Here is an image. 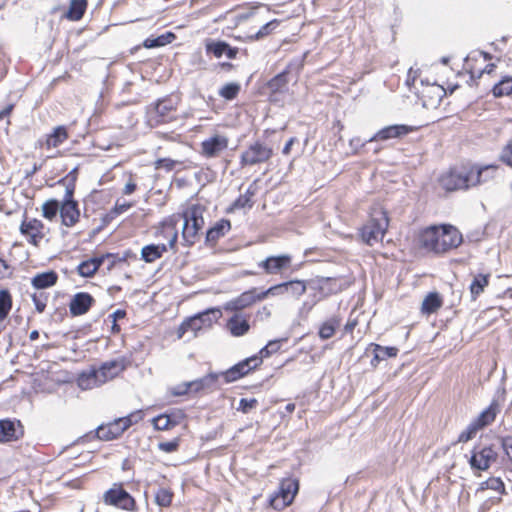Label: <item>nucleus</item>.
I'll list each match as a JSON object with an SVG mask.
<instances>
[{
	"mask_svg": "<svg viewBox=\"0 0 512 512\" xmlns=\"http://www.w3.org/2000/svg\"><path fill=\"white\" fill-rule=\"evenodd\" d=\"M462 241L461 233L452 225L430 226L418 235L419 245L437 254L457 248Z\"/></svg>",
	"mask_w": 512,
	"mask_h": 512,
	"instance_id": "f257e3e1",
	"label": "nucleus"
},
{
	"mask_svg": "<svg viewBox=\"0 0 512 512\" xmlns=\"http://www.w3.org/2000/svg\"><path fill=\"white\" fill-rule=\"evenodd\" d=\"M124 368L123 361L112 360L105 362L99 369L90 368L83 371L77 379L78 386L82 390H90L99 387L114 379Z\"/></svg>",
	"mask_w": 512,
	"mask_h": 512,
	"instance_id": "f03ea898",
	"label": "nucleus"
},
{
	"mask_svg": "<svg viewBox=\"0 0 512 512\" xmlns=\"http://www.w3.org/2000/svg\"><path fill=\"white\" fill-rule=\"evenodd\" d=\"M221 316V309L210 308L186 319L177 330L178 339L183 338L188 332H191V338L197 337L200 331L211 328Z\"/></svg>",
	"mask_w": 512,
	"mask_h": 512,
	"instance_id": "7ed1b4c3",
	"label": "nucleus"
},
{
	"mask_svg": "<svg viewBox=\"0 0 512 512\" xmlns=\"http://www.w3.org/2000/svg\"><path fill=\"white\" fill-rule=\"evenodd\" d=\"M481 175V172L469 171V167L462 166L443 174L440 178V184L447 191L467 189L476 186Z\"/></svg>",
	"mask_w": 512,
	"mask_h": 512,
	"instance_id": "20e7f679",
	"label": "nucleus"
},
{
	"mask_svg": "<svg viewBox=\"0 0 512 512\" xmlns=\"http://www.w3.org/2000/svg\"><path fill=\"white\" fill-rule=\"evenodd\" d=\"M204 213L205 207L199 204L189 206L183 213L182 237L188 245H193L199 238V233L205 224Z\"/></svg>",
	"mask_w": 512,
	"mask_h": 512,
	"instance_id": "39448f33",
	"label": "nucleus"
},
{
	"mask_svg": "<svg viewBox=\"0 0 512 512\" xmlns=\"http://www.w3.org/2000/svg\"><path fill=\"white\" fill-rule=\"evenodd\" d=\"M389 225V219L386 211L375 209L371 213L369 221L361 229L363 241L372 246L381 241Z\"/></svg>",
	"mask_w": 512,
	"mask_h": 512,
	"instance_id": "423d86ee",
	"label": "nucleus"
},
{
	"mask_svg": "<svg viewBox=\"0 0 512 512\" xmlns=\"http://www.w3.org/2000/svg\"><path fill=\"white\" fill-rule=\"evenodd\" d=\"M178 105L177 97L160 99L154 105L147 108V122L151 127L167 123L175 119V111Z\"/></svg>",
	"mask_w": 512,
	"mask_h": 512,
	"instance_id": "0eeeda50",
	"label": "nucleus"
},
{
	"mask_svg": "<svg viewBox=\"0 0 512 512\" xmlns=\"http://www.w3.org/2000/svg\"><path fill=\"white\" fill-rule=\"evenodd\" d=\"M142 419V412L136 411L126 417H122L108 423L101 425L96 430V435L100 440L109 441L118 438L124 431L131 425L137 423Z\"/></svg>",
	"mask_w": 512,
	"mask_h": 512,
	"instance_id": "6e6552de",
	"label": "nucleus"
},
{
	"mask_svg": "<svg viewBox=\"0 0 512 512\" xmlns=\"http://www.w3.org/2000/svg\"><path fill=\"white\" fill-rule=\"evenodd\" d=\"M74 191L75 183L72 179L69 180L66 184L65 194L59 210L62 224L67 227L74 226L80 218L78 203L73 199Z\"/></svg>",
	"mask_w": 512,
	"mask_h": 512,
	"instance_id": "1a4fd4ad",
	"label": "nucleus"
},
{
	"mask_svg": "<svg viewBox=\"0 0 512 512\" xmlns=\"http://www.w3.org/2000/svg\"><path fill=\"white\" fill-rule=\"evenodd\" d=\"M272 156L273 149L269 145L257 140L242 152L240 165L245 167L262 164L269 161Z\"/></svg>",
	"mask_w": 512,
	"mask_h": 512,
	"instance_id": "9d476101",
	"label": "nucleus"
},
{
	"mask_svg": "<svg viewBox=\"0 0 512 512\" xmlns=\"http://www.w3.org/2000/svg\"><path fill=\"white\" fill-rule=\"evenodd\" d=\"M299 489L296 479H284L280 483L279 492L270 498V505L276 510H282L289 506Z\"/></svg>",
	"mask_w": 512,
	"mask_h": 512,
	"instance_id": "9b49d317",
	"label": "nucleus"
},
{
	"mask_svg": "<svg viewBox=\"0 0 512 512\" xmlns=\"http://www.w3.org/2000/svg\"><path fill=\"white\" fill-rule=\"evenodd\" d=\"M229 138L220 133H214L200 144V154L207 159L220 157L228 148Z\"/></svg>",
	"mask_w": 512,
	"mask_h": 512,
	"instance_id": "f8f14e48",
	"label": "nucleus"
},
{
	"mask_svg": "<svg viewBox=\"0 0 512 512\" xmlns=\"http://www.w3.org/2000/svg\"><path fill=\"white\" fill-rule=\"evenodd\" d=\"M218 378V373H209L202 378L178 385L174 390V394L185 395L190 392L199 393L201 391L213 390L216 388Z\"/></svg>",
	"mask_w": 512,
	"mask_h": 512,
	"instance_id": "ddd939ff",
	"label": "nucleus"
},
{
	"mask_svg": "<svg viewBox=\"0 0 512 512\" xmlns=\"http://www.w3.org/2000/svg\"><path fill=\"white\" fill-rule=\"evenodd\" d=\"M263 300L261 291L251 288L241 293L238 297L226 302L223 306L225 311H240Z\"/></svg>",
	"mask_w": 512,
	"mask_h": 512,
	"instance_id": "4468645a",
	"label": "nucleus"
},
{
	"mask_svg": "<svg viewBox=\"0 0 512 512\" xmlns=\"http://www.w3.org/2000/svg\"><path fill=\"white\" fill-rule=\"evenodd\" d=\"M104 502L125 510L132 509L135 504L130 494L118 484H114L111 489L105 492Z\"/></svg>",
	"mask_w": 512,
	"mask_h": 512,
	"instance_id": "2eb2a0df",
	"label": "nucleus"
},
{
	"mask_svg": "<svg viewBox=\"0 0 512 512\" xmlns=\"http://www.w3.org/2000/svg\"><path fill=\"white\" fill-rule=\"evenodd\" d=\"M497 456V452L491 446L474 449L469 464L473 470L485 471L496 461Z\"/></svg>",
	"mask_w": 512,
	"mask_h": 512,
	"instance_id": "dca6fc26",
	"label": "nucleus"
},
{
	"mask_svg": "<svg viewBox=\"0 0 512 512\" xmlns=\"http://www.w3.org/2000/svg\"><path fill=\"white\" fill-rule=\"evenodd\" d=\"M260 363L261 359L256 356L248 358L234 365L225 372L219 374V377L223 376L225 382L227 383L234 382L239 378L243 377L244 375L248 374L249 371L256 368Z\"/></svg>",
	"mask_w": 512,
	"mask_h": 512,
	"instance_id": "f3484780",
	"label": "nucleus"
},
{
	"mask_svg": "<svg viewBox=\"0 0 512 512\" xmlns=\"http://www.w3.org/2000/svg\"><path fill=\"white\" fill-rule=\"evenodd\" d=\"M44 225L38 219L24 220L20 225V232L29 243L37 246L44 237Z\"/></svg>",
	"mask_w": 512,
	"mask_h": 512,
	"instance_id": "a211bd4d",
	"label": "nucleus"
},
{
	"mask_svg": "<svg viewBox=\"0 0 512 512\" xmlns=\"http://www.w3.org/2000/svg\"><path fill=\"white\" fill-rule=\"evenodd\" d=\"M205 49L207 53L213 54L216 58H221L225 55L229 59H234L238 53V48L231 47L224 41H215L212 39L205 41Z\"/></svg>",
	"mask_w": 512,
	"mask_h": 512,
	"instance_id": "6ab92c4d",
	"label": "nucleus"
},
{
	"mask_svg": "<svg viewBox=\"0 0 512 512\" xmlns=\"http://www.w3.org/2000/svg\"><path fill=\"white\" fill-rule=\"evenodd\" d=\"M94 301V298L89 293H76L69 303L70 313L73 316L83 315L88 312Z\"/></svg>",
	"mask_w": 512,
	"mask_h": 512,
	"instance_id": "aec40b11",
	"label": "nucleus"
},
{
	"mask_svg": "<svg viewBox=\"0 0 512 512\" xmlns=\"http://www.w3.org/2000/svg\"><path fill=\"white\" fill-rule=\"evenodd\" d=\"M23 430L19 421L0 420V442H11L22 436Z\"/></svg>",
	"mask_w": 512,
	"mask_h": 512,
	"instance_id": "412c9836",
	"label": "nucleus"
},
{
	"mask_svg": "<svg viewBox=\"0 0 512 512\" xmlns=\"http://www.w3.org/2000/svg\"><path fill=\"white\" fill-rule=\"evenodd\" d=\"M291 263L289 255L270 256L261 261L258 266L263 268L267 274H277L287 268Z\"/></svg>",
	"mask_w": 512,
	"mask_h": 512,
	"instance_id": "4be33fe9",
	"label": "nucleus"
},
{
	"mask_svg": "<svg viewBox=\"0 0 512 512\" xmlns=\"http://www.w3.org/2000/svg\"><path fill=\"white\" fill-rule=\"evenodd\" d=\"M411 130L412 129L406 125H390L378 131L374 136L368 139L367 142L385 141L401 137L407 135Z\"/></svg>",
	"mask_w": 512,
	"mask_h": 512,
	"instance_id": "5701e85b",
	"label": "nucleus"
},
{
	"mask_svg": "<svg viewBox=\"0 0 512 512\" xmlns=\"http://www.w3.org/2000/svg\"><path fill=\"white\" fill-rule=\"evenodd\" d=\"M226 327L229 330V332L235 337L245 335L250 329L248 320L241 314H234L227 321Z\"/></svg>",
	"mask_w": 512,
	"mask_h": 512,
	"instance_id": "b1692460",
	"label": "nucleus"
},
{
	"mask_svg": "<svg viewBox=\"0 0 512 512\" xmlns=\"http://www.w3.org/2000/svg\"><path fill=\"white\" fill-rule=\"evenodd\" d=\"M168 246L166 244H149L141 249V259L146 263H153L161 258L167 252Z\"/></svg>",
	"mask_w": 512,
	"mask_h": 512,
	"instance_id": "393cba45",
	"label": "nucleus"
},
{
	"mask_svg": "<svg viewBox=\"0 0 512 512\" xmlns=\"http://www.w3.org/2000/svg\"><path fill=\"white\" fill-rule=\"evenodd\" d=\"M158 235H161L168 239V247L173 248L177 241V229H176V221L173 218H169L164 220L158 231Z\"/></svg>",
	"mask_w": 512,
	"mask_h": 512,
	"instance_id": "a878e982",
	"label": "nucleus"
},
{
	"mask_svg": "<svg viewBox=\"0 0 512 512\" xmlns=\"http://www.w3.org/2000/svg\"><path fill=\"white\" fill-rule=\"evenodd\" d=\"M68 138L67 130L64 126H57L53 129L52 133L47 135L41 146L46 149L56 148L61 145Z\"/></svg>",
	"mask_w": 512,
	"mask_h": 512,
	"instance_id": "bb28decb",
	"label": "nucleus"
},
{
	"mask_svg": "<svg viewBox=\"0 0 512 512\" xmlns=\"http://www.w3.org/2000/svg\"><path fill=\"white\" fill-rule=\"evenodd\" d=\"M499 412V407L496 402H492L485 410H483L478 417L472 422L479 428L482 429L485 426L491 424Z\"/></svg>",
	"mask_w": 512,
	"mask_h": 512,
	"instance_id": "cd10ccee",
	"label": "nucleus"
},
{
	"mask_svg": "<svg viewBox=\"0 0 512 512\" xmlns=\"http://www.w3.org/2000/svg\"><path fill=\"white\" fill-rule=\"evenodd\" d=\"M105 256L91 258L78 265L77 271L82 277H92L103 264Z\"/></svg>",
	"mask_w": 512,
	"mask_h": 512,
	"instance_id": "c85d7f7f",
	"label": "nucleus"
},
{
	"mask_svg": "<svg viewBox=\"0 0 512 512\" xmlns=\"http://www.w3.org/2000/svg\"><path fill=\"white\" fill-rule=\"evenodd\" d=\"M57 279H58V275L56 272L47 271V272H43V273H39V274L35 275L32 278L31 283L37 289H45V288H49V287L55 285L57 282Z\"/></svg>",
	"mask_w": 512,
	"mask_h": 512,
	"instance_id": "c756f323",
	"label": "nucleus"
},
{
	"mask_svg": "<svg viewBox=\"0 0 512 512\" xmlns=\"http://www.w3.org/2000/svg\"><path fill=\"white\" fill-rule=\"evenodd\" d=\"M443 304L440 295L437 292L429 293L422 302L421 311L423 314L435 313Z\"/></svg>",
	"mask_w": 512,
	"mask_h": 512,
	"instance_id": "7c9ffc66",
	"label": "nucleus"
},
{
	"mask_svg": "<svg viewBox=\"0 0 512 512\" xmlns=\"http://www.w3.org/2000/svg\"><path fill=\"white\" fill-rule=\"evenodd\" d=\"M231 228V224L228 220L222 219L217 222L212 228L206 233L207 242H215L221 236H224Z\"/></svg>",
	"mask_w": 512,
	"mask_h": 512,
	"instance_id": "2f4dec72",
	"label": "nucleus"
},
{
	"mask_svg": "<svg viewBox=\"0 0 512 512\" xmlns=\"http://www.w3.org/2000/svg\"><path fill=\"white\" fill-rule=\"evenodd\" d=\"M86 7V0H71L69 9L66 12L65 17L71 21H78L83 17Z\"/></svg>",
	"mask_w": 512,
	"mask_h": 512,
	"instance_id": "473e14b6",
	"label": "nucleus"
},
{
	"mask_svg": "<svg viewBox=\"0 0 512 512\" xmlns=\"http://www.w3.org/2000/svg\"><path fill=\"white\" fill-rule=\"evenodd\" d=\"M489 274H477L474 276L470 284V293L472 299L475 300L489 284Z\"/></svg>",
	"mask_w": 512,
	"mask_h": 512,
	"instance_id": "72a5a7b5",
	"label": "nucleus"
},
{
	"mask_svg": "<svg viewBox=\"0 0 512 512\" xmlns=\"http://www.w3.org/2000/svg\"><path fill=\"white\" fill-rule=\"evenodd\" d=\"M256 193L254 184L250 185L244 194H241L233 203V209L251 208L253 206L252 198Z\"/></svg>",
	"mask_w": 512,
	"mask_h": 512,
	"instance_id": "f704fd0d",
	"label": "nucleus"
},
{
	"mask_svg": "<svg viewBox=\"0 0 512 512\" xmlns=\"http://www.w3.org/2000/svg\"><path fill=\"white\" fill-rule=\"evenodd\" d=\"M340 325V320L336 317H332L328 320H326L325 322H323L319 328V337L322 339V340H327V339H330L336 329L339 327Z\"/></svg>",
	"mask_w": 512,
	"mask_h": 512,
	"instance_id": "c9c22d12",
	"label": "nucleus"
},
{
	"mask_svg": "<svg viewBox=\"0 0 512 512\" xmlns=\"http://www.w3.org/2000/svg\"><path fill=\"white\" fill-rule=\"evenodd\" d=\"M495 97L509 96L512 94V77H505L492 89Z\"/></svg>",
	"mask_w": 512,
	"mask_h": 512,
	"instance_id": "e433bc0d",
	"label": "nucleus"
},
{
	"mask_svg": "<svg viewBox=\"0 0 512 512\" xmlns=\"http://www.w3.org/2000/svg\"><path fill=\"white\" fill-rule=\"evenodd\" d=\"M493 490L499 495L505 492L503 481L498 477H491L486 481L482 482L478 488V491Z\"/></svg>",
	"mask_w": 512,
	"mask_h": 512,
	"instance_id": "4c0bfd02",
	"label": "nucleus"
},
{
	"mask_svg": "<svg viewBox=\"0 0 512 512\" xmlns=\"http://www.w3.org/2000/svg\"><path fill=\"white\" fill-rule=\"evenodd\" d=\"M287 74V71L277 74L268 82V88L274 93L283 91L288 83Z\"/></svg>",
	"mask_w": 512,
	"mask_h": 512,
	"instance_id": "58836bf2",
	"label": "nucleus"
},
{
	"mask_svg": "<svg viewBox=\"0 0 512 512\" xmlns=\"http://www.w3.org/2000/svg\"><path fill=\"white\" fill-rule=\"evenodd\" d=\"M152 423L154 428L160 431L168 430L177 425V421L173 420L167 414H162L157 417H154Z\"/></svg>",
	"mask_w": 512,
	"mask_h": 512,
	"instance_id": "ea45409f",
	"label": "nucleus"
},
{
	"mask_svg": "<svg viewBox=\"0 0 512 512\" xmlns=\"http://www.w3.org/2000/svg\"><path fill=\"white\" fill-rule=\"evenodd\" d=\"M374 359L372 363L375 361L379 362L389 357H395L398 353V349L396 347H383L378 344H375L374 348Z\"/></svg>",
	"mask_w": 512,
	"mask_h": 512,
	"instance_id": "a19ab883",
	"label": "nucleus"
},
{
	"mask_svg": "<svg viewBox=\"0 0 512 512\" xmlns=\"http://www.w3.org/2000/svg\"><path fill=\"white\" fill-rule=\"evenodd\" d=\"M286 293L291 294L292 296L299 298L306 292V285L303 281L300 280H292L285 282Z\"/></svg>",
	"mask_w": 512,
	"mask_h": 512,
	"instance_id": "79ce46f5",
	"label": "nucleus"
},
{
	"mask_svg": "<svg viewBox=\"0 0 512 512\" xmlns=\"http://www.w3.org/2000/svg\"><path fill=\"white\" fill-rule=\"evenodd\" d=\"M12 306L11 296L8 291L0 290V321L4 320Z\"/></svg>",
	"mask_w": 512,
	"mask_h": 512,
	"instance_id": "37998d69",
	"label": "nucleus"
},
{
	"mask_svg": "<svg viewBox=\"0 0 512 512\" xmlns=\"http://www.w3.org/2000/svg\"><path fill=\"white\" fill-rule=\"evenodd\" d=\"M59 210L60 204L55 199L48 200L42 205L43 216L49 220H52Z\"/></svg>",
	"mask_w": 512,
	"mask_h": 512,
	"instance_id": "c03bdc74",
	"label": "nucleus"
},
{
	"mask_svg": "<svg viewBox=\"0 0 512 512\" xmlns=\"http://www.w3.org/2000/svg\"><path fill=\"white\" fill-rule=\"evenodd\" d=\"M279 25V21L274 19L263 25L255 34L250 36L251 40H260L268 36Z\"/></svg>",
	"mask_w": 512,
	"mask_h": 512,
	"instance_id": "a18cd8bd",
	"label": "nucleus"
},
{
	"mask_svg": "<svg viewBox=\"0 0 512 512\" xmlns=\"http://www.w3.org/2000/svg\"><path fill=\"white\" fill-rule=\"evenodd\" d=\"M286 340L287 339H277L269 341L267 345L260 350V359L262 360V358L269 357L273 353H276L281 348V343Z\"/></svg>",
	"mask_w": 512,
	"mask_h": 512,
	"instance_id": "49530a36",
	"label": "nucleus"
},
{
	"mask_svg": "<svg viewBox=\"0 0 512 512\" xmlns=\"http://www.w3.org/2000/svg\"><path fill=\"white\" fill-rule=\"evenodd\" d=\"M173 494L165 488H160L155 494V502L161 507H168L172 502Z\"/></svg>",
	"mask_w": 512,
	"mask_h": 512,
	"instance_id": "de8ad7c7",
	"label": "nucleus"
},
{
	"mask_svg": "<svg viewBox=\"0 0 512 512\" xmlns=\"http://www.w3.org/2000/svg\"><path fill=\"white\" fill-rule=\"evenodd\" d=\"M469 171H475V172H481L482 173V175L480 177V181L477 183V185H478V184H482L484 182H487L490 179H493L495 171H496V168L494 166H485L483 168L469 167Z\"/></svg>",
	"mask_w": 512,
	"mask_h": 512,
	"instance_id": "09e8293b",
	"label": "nucleus"
},
{
	"mask_svg": "<svg viewBox=\"0 0 512 512\" xmlns=\"http://www.w3.org/2000/svg\"><path fill=\"white\" fill-rule=\"evenodd\" d=\"M239 90L240 86L238 84L228 83L220 89L219 94L227 100H232L237 96Z\"/></svg>",
	"mask_w": 512,
	"mask_h": 512,
	"instance_id": "8fccbe9b",
	"label": "nucleus"
},
{
	"mask_svg": "<svg viewBox=\"0 0 512 512\" xmlns=\"http://www.w3.org/2000/svg\"><path fill=\"white\" fill-rule=\"evenodd\" d=\"M285 289H286L285 282L271 286L267 290L261 291L263 300L269 296H282V295L286 294Z\"/></svg>",
	"mask_w": 512,
	"mask_h": 512,
	"instance_id": "3c124183",
	"label": "nucleus"
},
{
	"mask_svg": "<svg viewBox=\"0 0 512 512\" xmlns=\"http://www.w3.org/2000/svg\"><path fill=\"white\" fill-rule=\"evenodd\" d=\"M478 430L480 429L473 422H471L467 428L460 433L458 441L463 443L468 442L476 435Z\"/></svg>",
	"mask_w": 512,
	"mask_h": 512,
	"instance_id": "603ef678",
	"label": "nucleus"
},
{
	"mask_svg": "<svg viewBox=\"0 0 512 512\" xmlns=\"http://www.w3.org/2000/svg\"><path fill=\"white\" fill-rule=\"evenodd\" d=\"M257 404L258 401L255 398H242L240 399L238 410L243 413H249L252 409H254L257 406Z\"/></svg>",
	"mask_w": 512,
	"mask_h": 512,
	"instance_id": "864d4df0",
	"label": "nucleus"
},
{
	"mask_svg": "<svg viewBox=\"0 0 512 512\" xmlns=\"http://www.w3.org/2000/svg\"><path fill=\"white\" fill-rule=\"evenodd\" d=\"M179 447V439L175 438L168 442H160L158 444L159 450L166 452V453H172L176 451Z\"/></svg>",
	"mask_w": 512,
	"mask_h": 512,
	"instance_id": "5fc2aeb1",
	"label": "nucleus"
},
{
	"mask_svg": "<svg viewBox=\"0 0 512 512\" xmlns=\"http://www.w3.org/2000/svg\"><path fill=\"white\" fill-rule=\"evenodd\" d=\"M177 161L170 158H162L158 159L155 162L156 169H166L167 171H171L175 168Z\"/></svg>",
	"mask_w": 512,
	"mask_h": 512,
	"instance_id": "6e6d98bb",
	"label": "nucleus"
},
{
	"mask_svg": "<svg viewBox=\"0 0 512 512\" xmlns=\"http://www.w3.org/2000/svg\"><path fill=\"white\" fill-rule=\"evenodd\" d=\"M501 158L505 163L512 167V140L503 149Z\"/></svg>",
	"mask_w": 512,
	"mask_h": 512,
	"instance_id": "4d7b16f0",
	"label": "nucleus"
},
{
	"mask_svg": "<svg viewBox=\"0 0 512 512\" xmlns=\"http://www.w3.org/2000/svg\"><path fill=\"white\" fill-rule=\"evenodd\" d=\"M502 448L508 457L509 461L512 463V437H505L502 439Z\"/></svg>",
	"mask_w": 512,
	"mask_h": 512,
	"instance_id": "13d9d810",
	"label": "nucleus"
},
{
	"mask_svg": "<svg viewBox=\"0 0 512 512\" xmlns=\"http://www.w3.org/2000/svg\"><path fill=\"white\" fill-rule=\"evenodd\" d=\"M11 274L10 267L5 260L0 258V279L6 278Z\"/></svg>",
	"mask_w": 512,
	"mask_h": 512,
	"instance_id": "bf43d9fd",
	"label": "nucleus"
},
{
	"mask_svg": "<svg viewBox=\"0 0 512 512\" xmlns=\"http://www.w3.org/2000/svg\"><path fill=\"white\" fill-rule=\"evenodd\" d=\"M132 206L131 203H119V201L116 202L115 207L113 209V212L115 214H121L127 211Z\"/></svg>",
	"mask_w": 512,
	"mask_h": 512,
	"instance_id": "052dcab7",
	"label": "nucleus"
},
{
	"mask_svg": "<svg viewBox=\"0 0 512 512\" xmlns=\"http://www.w3.org/2000/svg\"><path fill=\"white\" fill-rule=\"evenodd\" d=\"M270 316L271 311L267 306H263L256 313V317L259 318L260 320L268 319Z\"/></svg>",
	"mask_w": 512,
	"mask_h": 512,
	"instance_id": "680f3d73",
	"label": "nucleus"
},
{
	"mask_svg": "<svg viewBox=\"0 0 512 512\" xmlns=\"http://www.w3.org/2000/svg\"><path fill=\"white\" fill-rule=\"evenodd\" d=\"M33 302L35 304L36 310L39 313H42L45 310V307H46L45 301L42 300L41 298H39L37 295H33Z\"/></svg>",
	"mask_w": 512,
	"mask_h": 512,
	"instance_id": "e2e57ef3",
	"label": "nucleus"
},
{
	"mask_svg": "<svg viewBox=\"0 0 512 512\" xmlns=\"http://www.w3.org/2000/svg\"><path fill=\"white\" fill-rule=\"evenodd\" d=\"M145 48H156L161 47L158 37L156 38H147L143 43Z\"/></svg>",
	"mask_w": 512,
	"mask_h": 512,
	"instance_id": "0e129e2a",
	"label": "nucleus"
},
{
	"mask_svg": "<svg viewBox=\"0 0 512 512\" xmlns=\"http://www.w3.org/2000/svg\"><path fill=\"white\" fill-rule=\"evenodd\" d=\"M172 38H175L174 34H172V33H167V34L158 36L161 46H164V45L170 43Z\"/></svg>",
	"mask_w": 512,
	"mask_h": 512,
	"instance_id": "69168bd1",
	"label": "nucleus"
},
{
	"mask_svg": "<svg viewBox=\"0 0 512 512\" xmlns=\"http://www.w3.org/2000/svg\"><path fill=\"white\" fill-rule=\"evenodd\" d=\"M136 190V184L130 180L129 182L126 183L125 187H124V190H123V193L125 195H130L132 194L134 191Z\"/></svg>",
	"mask_w": 512,
	"mask_h": 512,
	"instance_id": "338daca9",
	"label": "nucleus"
},
{
	"mask_svg": "<svg viewBox=\"0 0 512 512\" xmlns=\"http://www.w3.org/2000/svg\"><path fill=\"white\" fill-rule=\"evenodd\" d=\"M296 141H297V139H296L295 137H291V138L287 141V143L285 144V146H284V148H283V150H282V153H283L284 155H288V154L290 153V151H291V148H292L293 144H294Z\"/></svg>",
	"mask_w": 512,
	"mask_h": 512,
	"instance_id": "774afa93",
	"label": "nucleus"
}]
</instances>
